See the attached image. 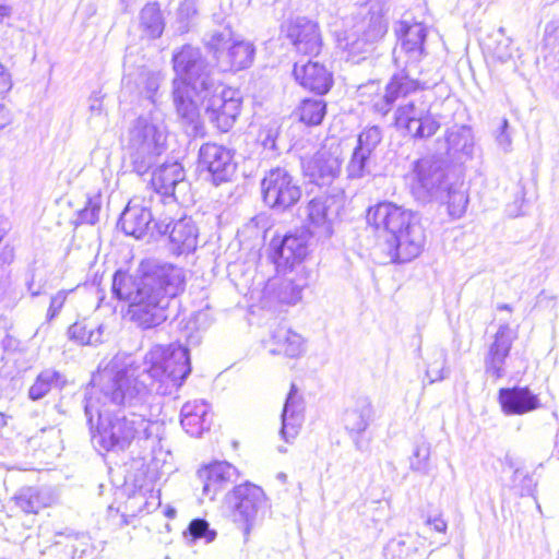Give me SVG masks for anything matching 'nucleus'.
I'll use <instances>...</instances> for the list:
<instances>
[{
    "instance_id": "nucleus-15",
    "label": "nucleus",
    "mask_w": 559,
    "mask_h": 559,
    "mask_svg": "<svg viewBox=\"0 0 559 559\" xmlns=\"http://www.w3.org/2000/svg\"><path fill=\"white\" fill-rule=\"evenodd\" d=\"M516 338V330L512 329L509 323L500 324L484 359V368L488 377L498 380L506 376L507 358Z\"/></svg>"
},
{
    "instance_id": "nucleus-10",
    "label": "nucleus",
    "mask_w": 559,
    "mask_h": 559,
    "mask_svg": "<svg viewBox=\"0 0 559 559\" xmlns=\"http://www.w3.org/2000/svg\"><path fill=\"white\" fill-rule=\"evenodd\" d=\"M413 175L412 192L420 202L440 198L450 182L445 160L435 155L416 160L413 164Z\"/></svg>"
},
{
    "instance_id": "nucleus-46",
    "label": "nucleus",
    "mask_w": 559,
    "mask_h": 559,
    "mask_svg": "<svg viewBox=\"0 0 559 559\" xmlns=\"http://www.w3.org/2000/svg\"><path fill=\"white\" fill-rule=\"evenodd\" d=\"M185 537H190L191 542L203 538L206 543H211L216 538V532L210 528V524L206 520L194 519L190 522L185 532Z\"/></svg>"
},
{
    "instance_id": "nucleus-60",
    "label": "nucleus",
    "mask_w": 559,
    "mask_h": 559,
    "mask_svg": "<svg viewBox=\"0 0 559 559\" xmlns=\"http://www.w3.org/2000/svg\"><path fill=\"white\" fill-rule=\"evenodd\" d=\"M263 346L269 355H271V356L277 355L278 350H277V344L275 342L264 341Z\"/></svg>"
},
{
    "instance_id": "nucleus-57",
    "label": "nucleus",
    "mask_w": 559,
    "mask_h": 559,
    "mask_svg": "<svg viewBox=\"0 0 559 559\" xmlns=\"http://www.w3.org/2000/svg\"><path fill=\"white\" fill-rule=\"evenodd\" d=\"M426 523L428 525H432L433 530L439 533H445L447 527H448L447 522L441 516H435V518L429 516L426 520Z\"/></svg>"
},
{
    "instance_id": "nucleus-34",
    "label": "nucleus",
    "mask_w": 559,
    "mask_h": 559,
    "mask_svg": "<svg viewBox=\"0 0 559 559\" xmlns=\"http://www.w3.org/2000/svg\"><path fill=\"white\" fill-rule=\"evenodd\" d=\"M140 27L150 38L160 37L165 27V23L157 3H147L141 10Z\"/></svg>"
},
{
    "instance_id": "nucleus-50",
    "label": "nucleus",
    "mask_w": 559,
    "mask_h": 559,
    "mask_svg": "<svg viewBox=\"0 0 559 559\" xmlns=\"http://www.w3.org/2000/svg\"><path fill=\"white\" fill-rule=\"evenodd\" d=\"M385 90V87L383 88ZM358 93L360 96L370 97V102L372 104V109L378 112L374 108V102L379 96L384 94V91L381 92V86L379 81H369L365 84L359 85Z\"/></svg>"
},
{
    "instance_id": "nucleus-22",
    "label": "nucleus",
    "mask_w": 559,
    "mask_h": 559,
    "mask_svg": "<svg viewBox=\"0 0 559 559\" xmlns=\"http://www.w3.org/2000/svg\"><path fill=\"white\" fill-rule=\"evenodd\" d=\"M498 401L506 415H523L540 407L537 394L527 386L502 388L498 393Z\"/></svg>"
},
{
    "instance_id": "nucleus-17",
    "label": "nucleus",
    "mask_w": 559,
    "mask_h": 559,
    "mask_svg": "<svg viewBox=\"0 0 559 559\" xmlns=\"http://www.w3.org/2000/svg\"><path fill=\"white\" fill-rule=\"evenodd\" d=\"M287 38L295 50L305 56H317L322 48L318 25L306 17H297L289 24Z\"/></svg>"
},
{
    "instance_id": "nucleus-37",
    "label": "nucleus",
    "mask_w": 559,
    "mask_h": 559,
    "mask_svg": "<svg viewBox=\"0 0 559 559\" xmlns=\"http://www.w3.org/2000/svg\"><path fill=\"white\" fill-rule=\"evenodd\" d=\"M447 364V352L441 347H433L427 354L426 377L429 382L441 381L445 378L444 367Z\"/></svg>"
},
{
    "instance_id": "nucleus-4",
    "label": "nucleus",
    "mask_w": 559,
    "mask_h": 559,
    "mask_svg": "<svg viewBox=\"0 0 559 559\" xmlns=\"http://www.w3.org/2000/svg\"><path fill=\"white\" fill-rule=\"evenodd\" d=\"M367 222L383 234L391 262L406 263L421 253L426 233L418 213L393 202H380L368 209Z\"/></svg>"
},
{
    "instance_id": "nucleus-19",
    "label": "nucleus",
    "mask_w": 559,
    "mask_h": 559,
    "mask_svg": "<svg viewBox=\"0 0 559 559\" xmlns=\"http://www.w3.org/2000/svg\"><path fill=\"white\" fill-rule=\"evenodd\" d=\"M198 478L202 483V495L214 500L224 487L238 478L235 466L228 462H215L198 471Z\"/></svg>"
},
{
    "instance_id": "nucleus-31",
    "label": "nucleus",
    "mask_w": 559,
    "mask_h": 559,
    "mask_svg": "<svg viewBox=\"0 0 559 559\" xmlns=\"http://www.w3.org/2000/svg\"><path fill=\"white\" fill-rule=\"evenodd\" d=\"M236 38L229 25L219 26L205 34L203 41L213 52L219 64H224L223 56Z\"/></svg>"
},
{
    "instance_id": "nucleus-13",
    "label": "nucleus",
    "mask_w": 559,
    "mask_h": 559,
    "mask_svg": "<svg viewBox=\"0 0 559 559\" xmlns=\"http://www.w3.org/2000/svg\"><path fill=\"white\" fill-rule=\"evenodd\" d=\"M342 150L340 144L324 145L306 164V174L318 186H329L342 169Z\"/></svg>"
},
{
    "instance_id": "nucleus-41",
    "label": "nucleus",
    "mask_w": 559,
    "mask_h": 559,
    "mask_svg": "<svg viewBox=\"0 0 559 559\" xmlns=\"http://www.w3.org/2000/svg\"><path fill=\"white\" fill-rule=\"evenodd\" d=\"M307 352V340L299 333L288 330L282 338V354L287 358L298 359Z\"/></svg>"
},
{
    "instance_id": "nucleus-43",
    "label": "nucleus",
    "mask_w": 559,
    "mask_h": 559,
    "mask_svg": "<svg viewBox=\"0 0 559 559\" xmlns=\"http://www.w3.org/2000/svg\"><path fill=\"white\" fill-rule=\"evenodd\" d=\"M280 135V126L276 123L272 126H265L260 130L259 142L263 147L264 157L276 158L277 153V138Z\"/></svg>"
},
{
    "instance_id": "nucleus-54",
    "label": "nucleus",
    "mask_w": 559,
    "mask_h": 559,
    "mask_svg": "<svg viewBox=\"0 0 559 559\" xmlns=\"http://www.w3.org/2000/svg\"><path fill=\"white\" fill-rule=\"evenodd\" d=\"M1 347L4 352L14 353L20 347V340L15 336L7 333L3 340L1 341Z\"/></svg>"
},
{
    "instance_id": "nucleus-6",
    "label": "nucleus",
    "mask_w": 559,
    "mask_h": 559,
    "mask_svg": "<svg viewBox=\"0 0 559 559\" xmlns=\"http://www.w3.org/2000/svg\"><path fill=\"white\" fill-rule=\"evenodd\" d=\"M167 129L154 114L134 119L128 130L127 148L132 170L142 176L156 163L166 148Z\"/></svg>"
},
{
    "instance_id": "nucleus-39",
    "label": "nucleus",
    "mask_w": 559,
    "mask_h": 559,
    "mask_svg": "<svg viewBox=\"0 0 559 559\" xmlns=\"http://www.w3.org/2000/svg\"><path fill=\"white\" fill-rule=\"evenodd\" d=\"M370 155L354 148L352 156L346 165V176L348 180L362 179L371 174Z\"/></svg>"
},
{
    "instance_id": "nucleus-27",
    "label": "nucleus",
    "mask_w": 559,
    "mask_h": 559,
    "mask_svg": "<svg viewBox=\"0 0 559 559\" xmlns=\"http://www.w3.org/2000/svg\"><path fill=\"white\" fill-rule=\"evenodd\" d=\"M254 57V47L252 44L235 39L223 56L224 64L222 68L226 71H239L251 66Z\"/></svg>"
},
{
    "instance_id": "nucleus-14",
    "label": "nucleus",
    "mask_w": 559,
    "mask_h": 559,
    "mask_svg": "<svg viewBox=\"0 0 559 559\" xmlns=\"http://www.w3.org/2000/svg\"><path fill=\"white\" fill-rule=\"evenodd\" d=\"M199 166L210 175V180L218 186L231 179L236 170L230 150L216 143H205L199 151Z\"/></svg>"
},
{
    "instance_id": "nucleus-28",
    "label": "nucleus",
    "mask_w": 559,
    "mask_h": 559,
    "mask_svg": "<svg viewBox=\"0 0 559 559\" xmlns=\"http://www.w3.org/2000/svg\"><path fill=\"white\" fill-rule=\"evenodd\" d=\"M442 195L433 201H440L448 204L449 214L452 217L460 218L466 211L468 204L467 189L464 181H450L442 190Z\"/></svg>"
},
{
    "instance_id": "nucleus-35",
    "label": "nucleus",
    "mask_w": 559,
    "mask_h": 559,
    "mask_svg": "<svg viewBox=\"0 0 559 559\" xmlns=\"http://www.w3.org/2000/svg\"><path fill=\"white\" fill-rule=\"evenodd\" d=\"M333 199L329 197L316 198L308 204V218L318 226L323 227L326 234H331V215Z\"/></svg>"
},
{
    "instance_id": "nucleus-38",
    "label": "nucleus",
    "mask_w": 559,
    "mask_h": 559,
    "mask_svg": "<svg viewBox=\"0 0 559 559\" xmlns=\"http://www.w3.org/2000/svg\"><path fill=\"white\" fill-rule=\"evenodd\" d=\"M326 105L321 99H304L299 106V119L306 124L318 126L325 116Z\"/></svg>"
},
{
    "instance_id": "nucleus-33",
    "label": "nucleus",
    "mask_w": 559,
    "mask_h": 559,
    "mask_svg": "<svg viewBox=\"0 0 559 559\" xmlns=\"http://www.w3.org/2000/svg\"><path fill=\"white\" fill-rule=\"evenodd\" d=\"M429 110V105H427L424 100H409L408 103L400 105L396 108L394 112L395 124L400 128H405L408 130L411 127H414L418 120L423 119V116L427 115Z\"/></svg>"
},
{
    "instance_id": "nucleus-63",
    "label": "nucleus",
    "mask_w": 559,
    "mask_h": 559,
    "mask_svg": "<svg viewBox=\"0 0 559 559\" xmlns=\"http://www.w3.org/2000/svg\"><path fill=\"white\" fill-rule=\"evenodd\" d=\"M8 419L9 417L4 413L0 412V429L8 425Z\"/></svg>"
},
{
    "instance_id": "nucleus-20",
    "label": "nucleus",
    "mask_w": 559,
    "mask_h": 559,
    "mask_svg": "<svg viewBox=\"0 0 559 559\" xmlns=\"http://www.w3.org/2000/svg\"><path fill=\"white\" fill-rule=\"evenodd\" d=\"M293 76L304 88L319 95L328 93L333 85L332 73L323 64L310 60L305 64L295 62Z\"/></svg>"
},
{
    "instance_id": "nucleus-53",
    "label": "nucleus",
    "mask_w": 559,
    "mask_h": 559,
    "mask_svg": "<svg viewBox=\"0 0 559 559\" xmlns=\"http://www.w3.org/2000/svg\"><path fill=\"white\" fill-rule=\"evenodd\" d=\"M522 478V481H523V486H522V489H521V496H528V495H532L533 491H534V488H535V483L533 480L532 477H530L528 475H524L520 469H516L514 472V477H513V481L515 483L518 480V478Z\"/></svg>"
},
{
    "instance_id": "nucleus-55",
    "label": "nucleus",
    "mask_w": 559,
    "mask_h": 559,
    "mask_svg": "<svg viewBox=\"0 0 559 559\" xmlns=\"http://www.w3.org/2000/svg\"><path fill=\"white\" fill-rule=\"evenodd\" d=\"M12 87L11 75L0 63V96L8 93Z\"/></svg>"
},
{
    "instance_id": "nucleus-23",
    "label": "nucleus",
    "mask_w": 559,
    "mask_h": 559,
    "mask_svg": "<svg viewBox=\"0 0 559 559\" xmlns=\"http://www.w3.org/2000/svg\"><path fill=\"white\" fill-rule=\"evenodd\" d=\"M374 409L368 397H358L343 415L345 429L353 436H360L373 420Z\"/></svg>"
},
{
    "instance_id": "nucleus-64",
    "label": "nucleus",
    "mask_w": 559,
    "mask_h": 559,
    "mask_svg": "<svg viewBox=\"0 0 559 559\" xmlns=\"http://www.w3.org/2000/svg\"><path fill=\"white\" fill-rule=\"evenodd\" d=\"M148 88H150V91H155L157 88V83H156L155 78L148 79Z\"/></svg>"
},
{
    "instance_id": "nucleus-26",
    "label": "nucleus",
    "mask_w": 559,
    "mask_h": 559,
    "mask_svg": "<svg viewBox=\"0 0 559 559\" xmlns=\"http://www.w3.org/2000/svg\"><path fill=\"white\" fill-rule=\"evenodd\" d=\"M173 85L174 104L177 114L186 122L193 123L199 117V103H202V98L189 85L179 82L177 79H174Z\"/></svg>"
},
{
    "instance_id": "nucleus-8",
    "label": "nucleus",
    "mask_w": 559,
    "mask_h": 559,
    "mask_svg": "<svg viewBox=\"0 0 559 559\" xmlns=\"http://www.w3.org/2000/svg\"><path fill=\"white\" fill-rule=\"evenodd\" d=\"M226 504L234 523L242 530L246 537L270 509L262 488L250 483L234 487L226 496Z\"/></svg>"
},
{
    "instance_id": "nucleus-62",
    "label": "nucleus",
    "mask_w": 559,
    "mask_h": 559,
    "mask_svg": "<svg viewBox=\"0 0 559 559\" xmlns=\"http://www.w3.org/2000/svg\"><path fill=\"white\" fill-rule=\"evenodd\" d=\"M10 13H11V9L9 7L0 4V16L1 17L9 16Z\"/></svg>"
},
{
    "instance_id": "nucleus-5",
    "label": "nucleus",
    "mask_w": 559,
    "mask_h": 559,
    "mask_svg": "<svg viewBox=\"0 0 559 559\" xmlns=\"http://www.w3.org/2000/svg\"><path fill=\"white\" fill-rule=\"evenodd\" d=\"M400 44L393 49L392 57L399 69L385 84L384 94L374 102V108L381 116L388 115L397 99L423 88L420 81L414 78L411 67L417 64L424 55L426 27L421 23L401 24Z\"/></svg>"
},
{
    "instance_id": "nucleus-58",
    "label": "nucleus",
    "mask_w": 559,
    "mask_h": 559,
    "mask_svg": "<svg viewBox=\"0 0 559 559\" xmlns=\"http://www.w3.org/2000/svg\"><path fill=\"white\" fill-rule=\"evenodd\" d=\"M90 111L92 114H96V115H99L100 111H102V107H103V103H102V99L100 97L96 96V95H93L90 97Z\"/></svg>"
},
{
    "instance_id": "nucleus-42",
    "label": "nucleus",
    "mask_w": 559,
    "mask_h": 559,
    "mask_svg": "<svg viewBox=\"0 0 559 559\" xmlns=\"http://www.w3.org/2000/svg\"><path fill=\"white\" fill-rule=\"evenodd\" d=\"M382 141V130L378 126H371L364 129L357 138L356 150L367 153L371 156L373 151Z\"/></svg>"
},
{
    "instance_id": "nucleus-12",
    "label": "nucleus",
    "mask_w": 559,
    "mask_h": 559,
    "mask_svg": "<svg viewBox=\"0 0 559 559\" xmlns=\"http://www.w3.org/2000/svg\"><path fill=\"white\" fill-rule=\"evenodd\" d=\"M202 104L209 121L218 130L227 132L240 112L241 97L237 90L222 87L216 81L214 91L206 98L202 97Z\"/></svg>"
},
{
    "instance_id": "nucleus-1",
    "label": "nucleus",
    "mask_w": 559,
    "mask_h": 559,
    "mask_svg": "<svg viewBox=\"0 0 559 559\" xmlns=\"http://www.w3.org/2000/svg\"><path fill=\"white\" fill-rule=\"evenodd\" d=\"M191 372L190 356L181 344L156 345L141 365L120 367L115 359L100 371L102 393L115 404L143 407L152 392L171 394Z\"/></svg>"
},
{
    "instance_id": "nucleus-51",
    "label": "nucleus",
    "mask_w": 559,
    "mask_h": 559,
    "mask_svg": "<svg viewBox=\"0 0 559 559\" xmlns=\"http://www.w3.org/2000/svg\"><path fill=\"white\" fill-rule=\"evenodd\" d=\"M496 141L504 152H509L512 145V136L509 131V122L506 118L501 120V124L496 134Z\"/></svg>"
},
{
    "instance_id": "nucleus-48",
    "label": "nucleus",
    "mask_w": 559,
    "mask_h": 559,
    "mask_svg": "<svg viewBox=\"0 0 559 559\" xmlns=\"http://www.w3.org/2000/svg\"><path fill=\"white\" fill-rule=\"evenodd\" d=\"M429 456H430V444L423 441L418 443L414 450V454L411 459V468L415 472H419L423 474L428 473L429 465Z\"/></svg>"
},
{
    "instance_id": "nucleus-24",
    "label": "nucleus",
    "mask_w": 559,
    "mask_h": 559,
    "mask_svg": "<svg viewBox=\"0 0 559 559\" xmlns=\"http://www.w3.org/2000/svg\"><path fill=\"white\" fill-rule=\"evenodd\" d=\"M210 406L204 401L187 402L181 408V426L191 437H199L210 428Z\"/></svg>"
},
{
    "instance_id": "nucleus-49",
    "label": "nucleus",
    "mask_w": 559,
    "mask_h": 559,
    "mask_svg": "<svg viewBox=\"0 0 559 559\" xmlns=\"http://www.w3.org/2000/svg\"><path fill=\"white\" fill-rule=\"evenodd\" d=\"M198 14V9L194 0H183L178 9V20L180 22V31L187 32L190 24Z\"/></svg>"
},
{
    "instance_id": "nucleus-18",
    "label": "nucleus",
    "mask_w": 559,
    "mask_h": 559,
    "mask_svg": "<svg viewBox=\"0 0 559 559\" xmlns=\"http://www.w3.org/2000/svg\"><path fill=\"white\" fill-rule=\"evenodd\" d=\"M185 178L181 164L173 162L158 167L152 175L151 183L159 195L177 200L178 194H185L187 191L188 183Z\"/></svg>"
},
{
    "instance_id": "nucleus-40",
    "label": "nucleus",
    "mask_w": 559,
    "mask_h": 559,
    "mask_svg": "<svg viewBox=\"0 0 559 559\" xmlns=\"http://www.w3.org/2000/svg\"><path fill=\"white\" fill-rule=\"evenodd\" d=\"M16 506L25 513H37L45 507L44 498L34 487L22 488L14 497Z\"/></svg>"
},
{
    "instance_id": "nucleus-56",
    "label": "nucleus",
    "mask_w": 559,
    "mask_h": 559,
    "mask_svg": "<svg viewBox=\"0 0 559 559\" xmlns=\"http://www.w3.org/2000/svg\"><path fill=\"white\" fill-rule=\"evenodd\" d=\"M271 249V260L275 265V270L280 269V241L276 240V236L273 237L270 243Z\"/></svg>"
},
{
    "instance_id": "nucleus-52",
    "label": "nucleus",
    "mask_w": 559,
    "mask_h": 559,
    "mask_svg": "<svg viewBox=\"0 0 559 559\" xmlns=\"http://www.w3.org/2000/svg\"><path fill=\"white\" fill-rule=\"evenodd\" d=\"M67 292L60 290L55 296L51 297L49 309L47 312V317L49 320L53 319L60 312L67 300Z\"/></svg>"
},
{
    "instance_id": "nucleus-30",
    "label": "nucleus",
    "mask_w": 559,
    "mask_h": 559,
    "mask_svg": "<svg viewBox=\"0 0 559 559\" xmlns=\"http://www.w3.org/2000/svg\"><path fill=\"white\" fill-rule=\"evenodd\" d=\"M445 141L448 144V154L454 157L463 155L472 157L474 148V135L472 129L467 126L454 127L447 132Z\"/></svg>"
},
{
    "instance_id": "nucleus-47",
    "label": "nucleus",
    "mask_w": 559,
    "mask_h": 559,
    "mask_svg": "<svg viewBox=\"0 0 559 559\" xmlns=\"http://www.w3.org/2000/svg\"><path fill=\"white\" fill-rule=\"evenodd\" d=\"M301 188L287 173L282 174V206L288 207L299 201Z\"/></svg>"
},
{
    "instance_id": "nucleus-9",
    "label": "nucleus",
    "mask_w": 559,
    "mask_h": 559,
    "mask_svg": "<svg viewBox=\"0 0 559 559\" xmlns=\"http://www.w3.org/2000/svg\"><path fill=\"white\" fill-rule=\"evenodd\" d=\"M173 67L176 79L189 85L198 96L206 98L214 91L217 81L214 69L199 48L182 46L173 55Z\"/></svg>"
},
{
    "instance_id": "nucleus-32",
    "label": "nucleus",
    "mask_w": 559,
    "mask_h": 559,
    "mask_svg": "<svg viewBox=\"0 0 559 559\" xmlns=\"http://www.w3.org/2000/svg\"><path fill=\"white\" fill-rule=\"evenodd\" d=\"M103 325H94L85 320L74 322L68 329L69 340L80 345L96 346L103 343Z\"/></svg>"
},
{
    "instance_id": "nucleus-45",
    "label": "nucleus",
    "mask_w": 559,
    "mask_h": 559,
    "mask_svg": "<svg viewBox=\"0 0 559 559\" xmlns=\"http://www.w3.org/2000/svg\"><path fill=\"white\" fill-rule=\"evenodd\" d=\"M102 210V195L96 193L87 198L85 206L78 212L76 223L94 225Z\"/></svg>"
},
{
    "instance_id": "nucleus-25",
    "label": "nucleus",
    "mask_w": 559,
    "mask_h": 559,
    "mask_svg": "<svg viewBox=\"0 0 559 559\" xmlns=\"http://www.w3.org/2000/svg\"><path fill=\"white\" fill-rule=\"evenodd\" d=\"M152 222L153 214L148 209L129 204L122 212L118 225L126 235L141 239L145 236Z\"/></svg>"
},
{
    "instance_id": "nucleus-7",
    "label": "nucleus",
    "mask_w": 559,
    "mask_h": 559,
    "mask_svg": "<svg viewBox=\"0 0 559 559\" xmlns=\"http://www.w3.org/2000/svg\"><path fill=\"white\" fill-rule=\"evenodd\" d=\"M307 234L282 237V304L296 305L301 300L302 289L308 285L301 260L307 255Z\"/></svg>"
},
{
    "instance_id": "nucleus-61",
    "label": "nucleus",
    "mask_w": 559,
    "mask_h": 559,
    "mask_svg": "<svg viewBox=\"0 0 559 559\" xmlns=\"http://www.w3.org/2000/svg\"><path fill=\"white\" fill-rule=\"evenodd\" d=\"M28 292L31 293V295L33 297L40 295L39 287L38 288L34 287V283L33 282L28 283Z\"/></svg>"
},
{
    "instance_id": "nucleus-29",
    "label": "nucleus",
    "mask_w": 559,
    "mask_h": 559,
    "mask_svg": "<svg viewBox=\"0 0 559 559\" xmlns=\"http://www.w3.org/2000/svg\"><path fill=\"white\" fill-rule=\"evenodd\" d=\"M67 383L63 374L59 371L47 368L44 369L35 379L28 389V397L32 401L44 399L52 390H61Z\"/></svg>"
},
{
    "instance_id": "nucleus-44",
    "label": "nucleus",
    "mask_w": 559,
    "mask_h": 559,
    "mask_svg": "<svg viewBox=\"0 0 559 559\" xmlns=\"http://www.w3.org/2000/svg\"><path fill=\"white\" fill-rule=\"evenodd\" d=\"M439 128V121L429 110L427 115H424L423 119L418 120L407 132L415 139H426L436 134Z\"/></svg>"
},
{
    "instance_id": "nucleus-16",
    "label": "nucleus",
    "mask_w": 559,
    "mask_h": 559,
    "mask_svg": "<svg viewBox=\"0 0 559 559\" xmlns=\"http://www.w3.org/2000/svg\"><path fill=\"white\" fill-rule=\"evenodd\" d=\"M155 228L159 235H167L170 250L176 254L190 253L198 243V228L191 217H182L175 222L158 221Z\"/></svg>"
},
{
    "instance_id": "nucleus-11",
    "label": "nucleus",
    "mask_w": 559,
    "mask_h": 559,
    "mask_svg": "<svg viewBox=\"0 0 559 559\" xmlns=\"http://www.w3.org/2000/svg\"><path fill=\"white\" fill-rule=\"evenodd\" d=\"M388 32L386 21L379 14H371L367 20L340 39L341 47L347 53V60L359 63L367 58L378 43Z\"/></svg>"
},
{
    "instance_id": "nucleus-36",
    "label": "nucleus",
    "mask_w": 559,
    "mask_h": 559,
    "mask_svg": "<svg viewBox=\"0 0 559 559\" xmlns=\"http://www.w3.org/2000/svg\"><path fill=\"white\" fill-rule=\"evenodd\" d=\"M262 200L265 205L274 209L280 204V168H271L261 180Z\"/></svg>"
},
{
    "instance_id": "nucleus-59",
    "label": "nucleus",
    "mask_w": 559,
    "mask_h": 559,
    "mask_svg": "<svg viewBox=\"0 0 559 559\" xmlns=\"http://www.w3.org/2000/svg\"><path fill=\"white\" fill-rule=\"evenodd\" d=\"M13 258H14V251H13V248L10 247V246H4L2 248V251L0 253V260L3 262V263H11L13 261Z\"/></svg>"
},
{
    "instance_id": "nucleus-2",
    "label": "nucleus",
    "mask_w": 559,
    "mask_h": 559,
    "mask_svg": "<svg viewBox=\"0 0 559 559\" xmlns=\"http://www.w3.org/2000/svg\"><path fill=\"white\" fill-rule=\"evenodd\" d=\"M182 269L154 260L141 263L134 275L118 270L111 292L129 302L131 321L142 330L156 328L168 318L170 300L183 290Z\"/></svg>"
},
{
    "instance_id": "nucleus-21",
    "label": "nucleus",
    "mask_w": 559,
    "mask_h": 559,
    "mask_svg": "<svg viewBox=\"0 0 559 559\" xmlns=\"http://www.w3.org/2000/svg\"><path fill=\"white\" fill-rule=\"evenodd\" d=\"M304 420L305 401L293 383L282 409V438L286 442H293L299 435Z\"/></svg>"
},
{
    "instance_id": "nucleus-3",
    "label": "nucleus",
    "mask_w": 559,
    "mask_h": 559,
    "mask_svg": "<svg viewBox=\"0 0 559 559\" xmlns=\"http://www.w3.org/2000/svg\"><path fill=\"white\" fill-rule=\"evenodd\" d=\"M97 380L99 395L92 393L84 405L93 443L112 452H123L132 444L140 449V454L154 451L160 441L162 425L147 419L144 413L131 411L132 407L112 403L102 393L100 372ZM136 408L147 411L146 404Z\"/></svg>"
}]
</instances>
